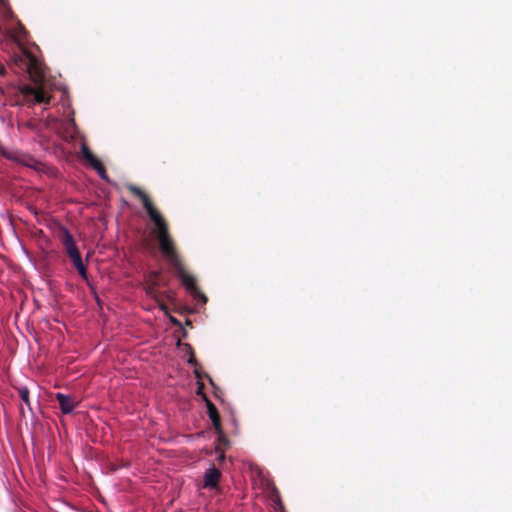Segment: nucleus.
Returning a JSON list of instances; mask_svg holds the SVG:
<instances>
[{
  "instance_id": "obj_1",
  "label": "nucleus",
  "mask_w": 512,
  "mask_h": 512,
  "mask_svg": "<svg viewBox=\"0 0 512 512\" xmlns=\"http://www.w3.org/2000/svg\"><path fill=\"white\" fill-rule=\"evenodd\" d=\"M129 192L139 198L145 208L149 218L154 223L159 242V249L171 266L175 269L177 277L181 280L183 286L191 296L202 304L207 302L206 295L197 286L196 278L189 274L181 260L175 243L169 232V225L161 212L155 207L151 198L139 187L128 184L126 186Z\"/></svg>"
},
{
  "instance_id": "obj_2",
  "label": "nucleus",
  "mask_w": 512,
  "mask_h": 512,
  "mask_svg": "<svg viewBox=\"0 0 512 512\" xmlns=\"http://www.w3.org/2000/svg\"><path fill=\"white\" fill-rule=\"evenodd\" d=\"M15 63L25 68L31 78L33 79L35 86L24 85L21 88V93L24 96L26 102L31 104H49L51 96L48 94L45 84L42 81V75L37 69L36 59L27 51H23L22 55L15 57Z\"/></svg>"
},
{
  "instance_id": "obj_3",
  "label": "nucleus",
  "mask_w": 512,
  "mask_h": 512,
  "mask_svg": "<svg viewBox=\"0 0 512 512\" xmlns=\"http://www.w3.org/2000/svg\"><path fill=\"white\" fill-rule=\"evenodd\" d=\"M166 282L162 280L160 271H151L145 280V292L153 298L159 305L160 309L164 312L168 311L167 306L161 300V295L158 293L157 288L159 286H165Z\"/></svg>"
},
{
  "instance_id": "obj_4",
  "label": "nucleus",
  "mask_w": 512,
  "mask_h": 512,
  "mask_svg": "<svg viewBox=\"0 0 512 512\" xmlns=\"http://www.w3.org/2000/svg\"><path fill=\"white\" fill-rule=\"evenodd\" d=\"M0 154L7 160L16 162L27 167H34V165L37 163V161L31 155L17 149H7L1 143Z\"/></svg>"
},
{
  "instance_id": "obj_5",
  "label": "nucleus",
  "mask_w": 512,
  "mask_h": 512,
  "mask_svg": "<svg viewBox=\"0 0 512 512\" xmlns=\"http://www.w3.org/2000/svg\"><path fill=\"white\" fill-rule=\"evenodd\" d=\"M203 400L206 403L207 414L212 421L213 427L217 434H222V424L220 414L216 408V406L212 403V401L207 397V395H203Z\"/></svg>"
},
{
  "instance_id": "obj_6",
  "label": "nucleus",
  "mask_w": 512,
  "mask_h": 512,
  "mask_svg": "<svg viewBox=\"0 0 512 512\" xmlns=\"http://www.w3.org/2000/svg\"><path fill=\"white\" fill-rule=\"evenodd\" d=\"M221 478V472L215 466L210 467L204 474L203 487L208 489L216 488Z\"/></svg>"
},
{
  "instance_id": "obj_7",
  "label": "nucleus",
  "mask_w": 512,
  "mask_h": 512,
  "mask_svg": "<svg viewBox=\"0 0 512 512\" xmlns=\"http://www.w3.org/2000/svg\"><path fill=\"white\" fill-rule=\"evenodd\" d=\"M61 242L68 257L79 251L72 234L65 228L62 229Z\"/></svg>"
},
{
  "instance_id": "obj_8",
  "label": "nucleus",
  "mask_w": 512,
  "mask_h": 512,
  "mask_svg": "<svg viewBox=\"0 0 512 512\" xmlns=\"http://www.w3.org/2000/svg\"><path fill=\"white\" fill-rule=\"evenodd\" d=\"M55 398L60 406L62 413L69 414L74 410L75 402L72 397L62 393H57Z\"/></svg>"
},
{
  "instance_id": "obj_9",
  "label": "nucleus",
  "mask_w": 512,
  "mask_h": 512,
  "mask_svg": "<svg viewBox=\"0 0 512 512\" xmlns=\"http://www.w3.org/2000/svg\"><path fill=\"white\" fill-rule=\"evenodd\" d=\"M69 259L73 263L74 267L78 271L81 278L84 279L85 281H88L87 268L82 260L80 252L78 251L77 253H74L72 256L69 257Z\"/></svg>"
},
{
  "instance_id": "obj_10",
  "label": "nucleus",
  "mask_w": 512,
  "mask_h": 512,
  "mask_svg": "<svg viewBox=\"0 0 512 512\" xmlns=\"http://www.w3.org/2000/svg\"><path fill=\"white\" fill-rule=\"evenodd\" d=\"M12 38L19 43L21 40H23L26 35L27 31L24 27V25L21 22H17L16 27L10 31Z\"/></svg>"
},
{
  "instance_id": "obj_11",
  "label": "nucleus",
  "mask_w": 512,
  "mask_h": 512,
  "mask_svg": "<svg viewBox=\"0 0 512 512\" xmlns=\"http://www.w3.org/2000/svg\"><path fill=\"white\" fill-rule=\"evenodd\" d=\"M81 153L84 157V159L87 161V162H90L91 160H93V158H95L96 156L93 154V152L89 149V147H87L86 145H83L82 148H81Z\"/></svg>"
},
{
  "instance_id": "obj_12",
  "label": "nucleus",
  "mask_w": 512,
  "mask_h": 512,
  "mask_svg": "<svg viewBox=\"0 0 512 512\" xmlns=\"http://www.w3.org/2000/svg\"><path fill=\"white\" fill-rule=\"evenodd\" d=\"M19 396L26 405L30 406L29 390L26 387L19 389Z\"/></svg>"
},
{
  "instance_id": "obj_13",
  "label": "nucleus",
  "mask_w": 512,
  "mask_h": 512,
  "mask_svg": "<svg viewBox=\"0 0 512 512\" xmlns=\"http://www.w3.org/2000/svg\"><path fill=\"white\" fill-rule=\"evenodd\" d=\"M2 8V14L4 16V18L6 19H13L15 17L13 11H12V8L11 6L8 4H6L5 6L1 7Z\"/></svg>"
},
{
  "instance_id": "obj_14",
  "label": "nucleus",
  "mask_w": 512,
  "mask_h": 512,
  "mask_svg": "<svg viewBox=\"0 0 512 512\" xmlns=\"http://www.w3.org/2000/svg\"><path fill=\"white\" fill-rule=\"evenodd\" d=\"M95 170L97 171V173L99 174V176L102 179H106L107 178V176H106V169H105V166L103 164H101V168H95Z\"/></svg>"
},
{
  "instance_id": "obj_15",
  "label": "nucleus",
  "mask_w": 512,
  "mask_h": 512,
  "mask_svg": "<svg viewBox=\"0 0 512 512\" xmlns=\"http://www.w3.org/2000/svg\"><path fill=\"white\" fill-rule=\"evenodd\" d=\"M94 169L101 168V164H103L97 157L93 158L90 162H88Z\"/></svg>"
},
{
  "instance_id": "obj_16",
  "label": "nucleus",
  "mask_w": 512,
  "mask_h": 512,
  "mask_svg": "<svg viewBox=\"0 0 512 512\" xmlns=\"http://www.w3.org/2000/svg\"><path fill=\"white\" fill-rule=\"evenodd\" d=\"M203 389H204V384L202 382H199L198 381V388H197V395L201 396L203 398V395H206L204 392H203Z\"/></svg>"
},
{
  "instance_id": "obj_17",
  "label": "nucleus",
  "mask_w": 512,
  "mask_h": 512,
  "mask_svg": "<svg viewBox=\"0 0 512 512\" xmlns=\"http://www.w3.org/2000/svg\"><path fill=\"white\" fill-rule=\"evenodd\" d=\"M218 440L220 443L222 444H226L228 443V439L227 437L225 436L224 432L222 431V434H218Z\"/></svg>"
},
{
  "instance_id": "obj_18",
  "label": "nucleus",
  "mask_w": 512,
  "mask_h": 512,
  "mask_svg": "<svg viewBox=\"0 0 512 512\" xmlns=\"http://www.w3.org/2000/svg\"><path fill=\"white\" fill-rule=\"evenodd\" d=\"M6 74V68L4 65L0 63V76H5Z\"/></svg>"
},
{
  "instance_id": "obj_19",
  "label": "nucleus",
  "mask_w": 512,
  "mask_h": 512,
  "mask_svg": "<svg viewBox=\"0 0 512 512\" xmlns=\"http://www.w3.org/2000/svg\"><path fill=\"white\" fill-rule=\"evenodd\" d=\"M188 362H189L190 364H194V365H196V364H197L196 359L194 358V355H191V357L189 358Z\"/></svg>"
},
{
  "instance_id": "obj_20",
  "label": "nucleus",
  "mask_w": 512,
  "mask_h": 512,
  "mask_svg": "<svg viewBox=\"0 0 512 512\" xmlns=\"http://www.w3.org/2000/svg\"><path fill=\"white\" fill-rule=\"evenodd\" d=\"M8 3H9L8 0H0V7H3V6H5Z\"/></svg>"
},
{
  "instance_id": "obj_21",
  "label": "nucleus",
  "mask_w": 512,
  "mask_h": 512,
  "mask_svg": "<svg viewBox=\"0 0 512 512\" xmlns=\"http://www.w3.org/2000/svg\"><path fill=\"white\" fill-rule=\"evenodd\" d=\"M8 3H9L8 0H0V7H3V6H5Z\"/></svg>"
},
{
  "instance_id": "obj_22",
  "label": "nucleus",
  "mask_w": 512,
  "mask_h": 512,
  "mask_svg": "<svg viewBox=\"0 0 512 512\" xmlns=\"http://www.w3.org/2000/svg\"><path fill=\"white\" fill-rule=\"evenodd\" d=\"M206 377L208 378V380L211 383V385L214 386V382H213L212 378L209 375H206Z\"/></svg>"
},
{
  "instance_id": "obj_23",
  "label": "nucleus",
  "mask_w": 512,
  "mask_h": 512,
  "mask_svg": "<svg viewBox=\"0 0 512 512\" xmlns=\"http://www.w3.org/2000/svg\"><path fill=\"white\" fill-rule=\"evenodd\" d=\"M195 375H196V377H197L198 379H199V378H201V375H200V373L198 372V370H197V369L195 370Z\"/></svg>"
},
{
  "instance_id": "obj_24",
  "label": "nucleus",
  "mask_w": 512,
  "mask_h": 512,
  "mask_svg": "<svg viewBox=\"0 0 512 512\" xmlns=\"http://www.w3.org/2000/svg\"><path fill=\"white\" fill-rule=\"evenodd\" d=\"M164 295H166L167 298H170L169 294L167 292H164Z\"/></svg>"
},
{
  "instance_id": "obj_25",
  "label": "nucleus",
  "mask_w": 512,
  "mask_h": 512,
  "mask_svg": "<svg viewBox=\"0 0 512 512\" xmlns=\"http://www.w3.org/2000/svg\"><path fill=\"white\" fill-rule=\"evenodd\" d=\"M164 295H166L167 298H170L169 294L167 292H164Z\"/></svg>"
}]
</instances>
